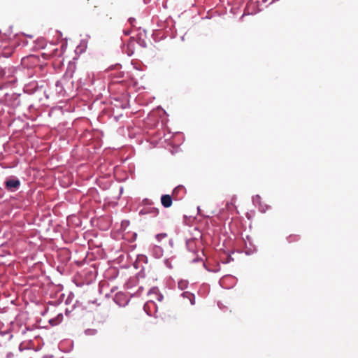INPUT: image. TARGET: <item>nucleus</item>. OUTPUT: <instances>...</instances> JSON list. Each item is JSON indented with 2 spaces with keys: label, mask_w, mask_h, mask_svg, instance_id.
Wrapping results in <instances>:
<instances>
[{
  "label": "nucleus",
  "mask_w": 358,
  "mask_h": 358,
  "mask_svg": "<svg viewBox=\"0 0 358 358\" xmlns=\"http://www.w3.org/2000/svg\"><path fill=\"white\" fill-rule=\"evenodd\" d=\"M20 182L18 179H8L5 182V187L8 190L13 192L19 188Z\"/></svg>",
  "instance_id": "nucleus-1"
},
{
  "label": "nucleus",
  "mask_w": 358,
  "mask_h": 358,
  "mask_svg": "<svg viewBox=\"0 0 358 358\" xmlns=\"http://www.w3.org/2000/svg\"><path fill=\"white\" fill-rule=\"evenodd\" d=\"M148 295L150 297V301H154L155 299H156L160 302L163 299V296L160 293H159V290L156 287L152 288L149 291Z\"/></svg>",
  "instance_id": "nucleus-2"
},
{
  "label": "nucleus",
  "mask_w": 358,
  "mask_h": 358,
  "mask_svg": "<svg viewBox=\"0 0 358 358\" xmlns=\"http://www.w3.org/2000/svg\"><path fill=\"white\" fill-rule=\"evenodd\" d=\"M161 203L164 208H169L172 205V198L169 194H164L161 197Z\"/></svg>",
  "instance_id": "nucleus-3"
},
{
  "label": "nucleus",
  "mask_w": 358,
  "mask_h": 358,
  "mask_svg": "<svg viewBox=\"0 0 358 358\" xmlns=\"http://www.w3.org/2000/svg\"><path fill=\"white\" fill-rule=\"evenodd\" d=\"M181 296L184 299H187L191 305H194L195 303V296L192 293L189 292H184Z\"/></svg>",
  "instance_id": "nucleus-4"
},
{
  "label": "nucleus",
  "mask_w": 358,
  "mask_h": 358,
  "mask_svg": "<svg viewBox=\"0 0 358 358\" xmlns=\"http://www.w3.org/2000/svg\"><path fill=\"white\" fill-rule=\"evenodd\" d=\"M149 212L153 213L155 215H157L159 213V210L157 208H153L151 211H150L148 209L145 208V214L148 213Z\"/></svg>",
  "instance_id": "nucleus-5"
},
{
  "label": "nucleus",
  "mask_w": 358,
  "mask_h": 358,
  "mask_svg": "<svg viewBox=\"0 0 358 358\" xmlns=\"http://www.w3.org/2000/svg\"><path fill=\"white\" fill-rule=\"evenodd\" d=\"M187 286V282L185 281H180L178 282V287L181 289H184Z\"/></svg>",
  "instance_id": "nucleus-6"
},
{
  "label": "nucleus",
  "mask_w": 358,
  "mask_h": 358,
  "mask_svg": "<svg viewBox=\"0 0 358 358\" xmlns=\"http://www.w3.org/2000/svg\"><path fill=\"white\" fill-rule=\"evenodd\" d=\"M166 237V234H159L156 236V238L158 241H160L162 238Z\"/></svg>",
  "instance_id": "nucleus-7"
},
{
  "label": "nucleus",
  "mask_w": 358,
  "mask_h": 358,
  "mask_svg": "<svg viewBox=\"0 0 358 358\" xmlns=\"http://www.w3.org/2000/svg\"><path fill=\"white\" fill-rule=\"evenodd\" d=\"M129 20L130 23L132 24H133V22H134V21H135V19H134V18H129Z\"/></svg>",
  "instance_id": "nucleus-8"
},
{
  "label": "nucleus",
  "mask_w": 358,
  "mask_h": 358,
  "mask_svg": "<svg viewBox=\"0 0 358 358\" xmlns=\"http://www.w3.org/2000/svg\"><path fill=\"white\" fill-rule=\"evenodd\" d=\"M180 189L179 187L175 188V189L173 190V193H175L176 191H178V189Z\"/></svg>",
  "instance_id": "nucleus-9"
},
{
  "label": "nucleus",
  "mask_w": 358,
  "mask_h": 358,
  "mask_svg": "<svg viewBox=\"0 0 358 358\" xmlns=\"http://www.w3.org/2000/svg\"><path fill=\"white\" fill-rule=\"evenodd\" d=\"M58 317H59V318H60V319L62 320V317H63V316H62V314H59V315H58Z\"/></svg>",
  "instance_id": "nucleus-10"
},
{
  "label": "nucleus",
  "mask_w": 358,
  "mask_h": 358,
  "mask_svg": "<svg viewBox=\"0 0 358 358\" xmlns=\"http://www.w3.org/2000/svg\"><path fill=\"white\" fill-rule=\"evenodd\" d=\"M87 331H91V330H87ZM92 331H93L94 334H95L96 332V330H92Z\"/></svg>",
  "instance_id": "nucleus-11"
}]
</instances>
